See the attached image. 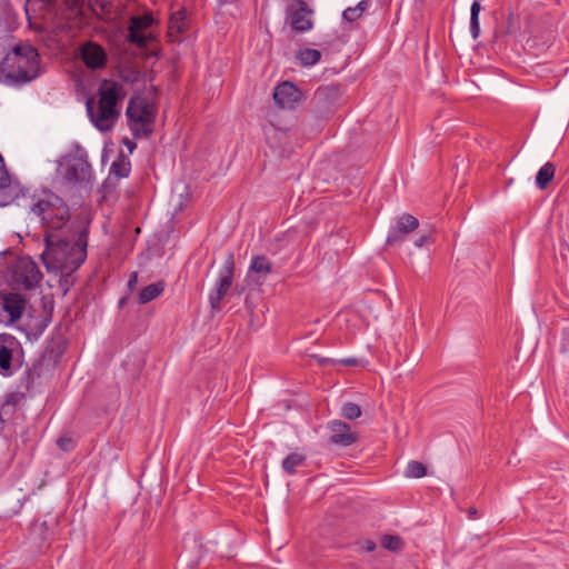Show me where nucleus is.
Masks as SVG:
<instances>
[{
    "label": "nucleus",
    "mask_w": 569,
    "mask_h": 569,
    "mask_svg": "<svg viewBox=\"0 0 569 569\" xmlns=\"http://www.w3.org/2000/svg\"><path fill=\"white\" fill-rule=\"evenodd\" d=\"M468 515L470 518H475L477 516V509L476 508H470L468 510Z\"/></svg>",
    "instance_id": "a19ab883"
},
{
    "label": "nucleus",
    "mask_w": 569,
    "mask_h": 569,
    "mask_svg": "<svg viewBox=\"0 0 569 569\" xmlns=\"http://www.w3.org/2000/svg\"><path fill=\"white\" fill-rule=\"evenodd\" d=\"M300 97L299 89L289 81L281 82L273 91V100L282 109H293Z\"/></svg>",
    "instance_id": "a211bd4d"
},
{
    "label": "nucleus",
    "mask_w": 569,
    "mask_h": 569,
    "mask_svg": "<svg viewBox=\"0 0 569 569\" xmlns=\"http://www.w3.org/2000/svg\"><path fill=\"white\" fill-rule=\"evenodd\" d=\"M22 352L20 341L10 333H0V373L9 376L12 373V362Z\"/></svg>",
    "instance_id": "1a4fd4ad"
},
{
    "label": "nucleus",
    "mask_w": 569,
    "mask_h": 569,
    "mask_svg": "<svg viewBox=\"0 0 569 569\" xmlns=\"http://www.w3.org/2000/svg\"><path fill=\"white\" fill-rule=\"evenodd\" d=\"M566 335H567V336H568V338H569V329H567V330H566Z\"/></svg>",
    "instance_id": "a18cd8bd"
},
{
    "label": "nucleus",
    "mask_w": 569,
    "mask_h": 569,
    "mask_svg": "<svg viewBox=\"0 0 569 569\" xmlns=\"http://www.w3.org/2000/svg\"><path fill=\"white\" fill-rule=\"evenodd\" d=\"M137 282H138V276H137V273H136V272H133V273L130 276V279H129V281H128V287H129L130 289H133V287L137 284Z\"/></svg>",
    "instance_id": "ea45409f"
},
{
    "label": "nucleus",
    "mask_w": 569,
    "mask_h": 569,
    "mask_svg": "<svg viewBox=\"0 0 569 569\" xmlns=\"http://www.w3.org/2000/svg\"><path fill=\"white\" fill-rule=\"evenodd\" d=\"M90 219L77 216L69 226V231L56 234H46V248L41 260L48 271H60L70 274L87 259L88 236Z\"/></svg>",
    "instance_id": "f257e3e1"
},
{
    "label": "nucleus",
    "mask_w": 569,
    "mask_h": 569,
    "mask_svg": "<svg viewBox=\"0 0 569 569\" xmlns=\"http://www.w3.org/2000/svg\"><path fill=\"white\" fill-rule=\"evenodd\" d=\"M418 227L419 220L416 217L410 213H402L391 226L387 236V244L395 246L405 241Z\"/></svg>",
    "instance_id": "ddd939ff"
},
{
    "label": "nucleus",
    "mask_w": 569,
    "mask_h": 569,
    "mask_svg": "<svg viewBox=\"0 0 569 569\" xmlns=\"http://www.w3.org/2000/svg\"><path fill=\"white\" fill-rule=\"evenodd\" d=\"M121 305H124V299H121V300H120V306H121Z\"/></svg>",
    "instance_id": "c03bdc74"
},
{
    "label": "nucleus",
    "mask_w": 569,
    "mask_h": 569,
    "mask_svg": "<svg viewBox=\"0 0 569 569\" xmlns=\"http://www.w3.org/2000/svg\"><path fill=\"white\" fill-rule=\"evenodd\" d=\"M237 0H219V3L224 6V4H232L234 3Z\"/></svg>",
    "instance_id": "79ce46f5"
},
{
    "label": "nucleus",
    "mask_w": 569,
    "mask_h": 569,
    "mask_svg": "<svg viewBox=\"0 0 569 569\" xmlns=\"http://www.w3.org/2000/svg\"><path fill=\"white\" fill-rule=\"evenodd\" d=\"M427 475V467L419 461L412 460L407 465L405 476L408 478H422Z\"/></svg>",
    "instance_id": "c756f323"
},
{
    "label": "nucleus",
    "mask_w": 569,
    "mask_h": 569,
    "mask_svg": "<svg viewBox=\"0 0 569 569\" xmlns=\"http://www.w3.org/2000/svg\"><path fill=\"white\" fill-rule=\"evenodd\" d=\"M31 212L39 217L46 234L69 231L72 223L67 203L54 193H47L31 204Z\"/></svg>",
    "instance_id": "20e7f679"
},
{
    "label": "nucleus",
    "mask_w": 569,
    "mask_h": 569,
    "mask_svg": "<svg viewBox=\"0 0 569 569\" xmlns=\"http://www.w3.org/2000/svg\"><path fill=\"white\" fill-rule=\"evenodd\" d=\"M98 93L97 107L93 99L89 98L86 108L94 127L101 132H107L113 128L120 117L118 103L124 98L123 87L119 82L104 79L100 83Z\"/></svg>",
    "instance_id": "7ed1b4c3"
},
{
    "label": "nucleus",
    "mask_w": 569,
    "mask_h": 569,
    "mask_svg": "<svg viewBox=\"0 0 569 569\" xmlns=\"http://www.w3.org/2000/svg\"><path fill=\"white\" fill-rule=\"evenodd\" d=\"M233 274L234 259L233 253L229 252L224 260L223 267L219 272L216 286L209 293V303L212 310L219 311L221 309V300L228 293L232 286Z\"/></svg>",
    "instance_id": "423d86ee"
},
{
    "label": "nucleus",
    "mask_w": 569,
    "mask_h": 569,
    "mask_svg": "<svg viewBox=\"0 0 569 569\" xmlns=\"http://www.w3.org/2000/svg\"><path fill=\"white\" fill-rule=\"evenodd\" d=\"M430 240V236L423 234L418 240H416L415 244L417 247H422L426 242Z\"/></svg>",
    "instance_id": "58836bf2"
},
{
    "label": "nucleus",
    "mask_w": 569,
    "mask_h": 569,
    "mask_svg": "<svg viewBox=\"0 0 569 569\" xmlns=\"http://www.w3.org/2000/svg\"><path fill=\"white\" fill-rule=\"evenodd\" d=\"M187 29V22H186V11L179 10L174 12L169 20V31L172 36L173 32L181 34Z\"/></svg>",
    "instance_id": "b1692460"
},
{
    "label": "nucleus",
    "mask_w": 569,
    "mask_h": 569,
    "mask_svg": "<svg viewBox=\"0 0 569 569\" xmlns=\"http://www.w3.org/2000/svg\"><path fill=\"white\" fill-rule=\"evenodd\" d=\"M287 20L296 32H307L313 28V10L303 0H290L286 9Z\"/></svg>",
    "instance_id": "6e6552de"
},
{
    "label": "nucleus",
    "mask_w": 569,
    "mask_h": 569,
    "mask_svg": "<svg viewBox=\"0 0 569 569\" xmlns=\"http://www.w3.org/2000/svg\"><path fill=\"white\" fill-rule=\"evenodd\" d=\"M26 14L30 20L41 18L46 22H52L58 26L60 20V4L57 0H27Z\"/></svg>",
    "instance_id": "9d476101"
},
{
    "label": "nucleus",
    "mask_w": 569,
    "mask_h": 569,
    "mask_svg": "<svg viewBox=\"0 0 569 569\" xmlns=\"http://www.w3.org/2000/svg\"><path fill=\"white\" fill-rule=\"evenodd\" d=\"M363 548L367 552H372L376 550L377 548V545L375 541L372 540H366L365 543H363Z\"/></svg>",
    "instance_id": "4c0bfd02"
},
{
    "label": "nucleus",
    "mask_w": 569,
    "mask_h": 569,
    "mask_svg": "<svg viewBox=\"0 0 569 569\" xmlns=\"http://www.w3.org/2000/svg\"><path fill=\"white\" fill-rule=\"evenodd\" d=\"M21 196H24V189L11 178L0 154V206H8Z\"/></svg>",
    "instance_id": "f8f14e48"
},
{
    "label": "nucleus",
    "mask_w": 569,
    "mask_h": 569,
    "mask_svg": "<svg viewBox=\"0 0 569 569\" xmlns=\"http://www.w3.org/2000/svg\"><path fill=\"white\" fill-rule=\"evenodd\" d=\"M13 281L27 290L33 289L42 279L37 263L29 257H21L12 266Z\"/></svg>",
    "instance_id": "0eeeda50"
},
{
    "label": "nucleus",
    "mask_w": 569,
    "mask_h": 569,
    "mask_svg": "<svg viewBox=\"0 0 569 569\" xmlns=\"http://www.w3.org/2000/svg\"><path fill=\"white\" fill-rule=\"evenodd\" d=\"M163 290L164 283L162 281L150 283L141 290L138 297V301L140 305H146L159 297Z\"/></svg>",
    "instance_id": "412c9836"
},
{
    "label": "nucleus",
    "mask_w": 569,
    "mask_h": 569,
    "mask_svg": "<svg viewBox=\"0 0 569 569\" xmlns=\"http://www.w3.org/2000/svg\"><path fill=\"white\" fill-rule=\"evenodd\" d=\"M124 143L127 144V147H129L130 150H132L134 147H136V143L134 142H131L130 140L126 139L124 140Z\"/></svg>",
    "instance_id": "37998d69"
},
{
    "label": "nucleus",
    "mask_w": 569,
    "mask_h": 569,
    "mask_svg": "<svg viewBox=\"0 0 569 569\" xmlns=\"http://www.w3.org/2000/svg\"><path fill=\"white\" fill-rule=\"evenodd\" d=\"M131 170L129 159L121 152L120 156L110 167V174L117 178H127Z\"/></svg>",
    "instance_id": "4be33fe9"
},
{
    "label": "nucleus",
    "mask_w": 569,
    "mask_h": 569,
    "mask_svg": "<svg viewBox=\"0 0 569 569\" xmlns=\"http://www.w3.org/2000/svg\"><path fill=\"white\" fill-rule=\"evenodd\" d=\"M23 398H24L23 392H11V393L7 395L6 400L1 407L0 417L3 413H8L9 408H14L17 405H19Z\"/></svg>",
    "instance_id": "2f4dec72"
},
{
    "label": "nucleus",
    "mask_w": 569,
    "mask_h": 569,
    "mask_svg": "<svg viewBox=\"0 0 569 569\" xmlns=\"http://www.w3.org/2000/svg\"><path fill=\"white\" fill-rule=\"evenodd\" d=\"M381 545L389 551H400L403 547V541L399 536L387 535L382 538Z\"/></svg>",
    "instance_id": "7c9ffc66"
},
{
    "label": "nucleus",
    "mask_w": 569,
    "mask_h": 569,
    "mask_svg": "<svg viewBox=\"0 0 569 569\" xmlns=\"http://www.w3.org/2000/svg\"><path fill=\"white\" fill-rule=\"evenodd\" d=\"M80 58L84 66L92 70L103 69L108 60L104 48L93 41H88L80 47Z\"/></svg>",
    "instance_id": "2eb2a0df"
},
{
    "label": "nucleus",
    "mask_w": 569,
    "mask_h": 569,
    "mask_svg": "<svg viewBox=\"0 0 569 569\" xmlns=\"http://www.w3.org/2000/svg\"><path fill=\"white\" fill-rule=\"evenodd\" d=\"M327 428L330 431L329 442L332 445L349 447L358 440V435L342 420H332L328 422Z\"/></svg>",
    "instance_id": "dca6fc26"
},
{
    "label": "nucleus",
    "mask_w": 569,
    "mask_h": 569,
    "mask_svg": "<svg viewBox=\"0 0 569 569\" xmlns=\"http://www.w3.org/2000/svg\"><path fill=\"white\" fill-rule=\"evenodd\" d=\"M368 7L369 2L367 0H362L356 7H349L345 9L342 12V18L348 22H353L363 14Z\"/></svg>",
    "instance_id": "bb28decb"
},
{
    "label": "nucleus",
    "mask_w": 569,
    "mask_h": 569,
    "mask_svg": "<svg viewBox=\"0 0 569 569\" xmlns=\"http://www.w3.org/2000/svg\"><path fill=\"white\" fill-rule=\"evenodd\" d=\"M306 461V456L297 452H292L288 455L282 460V469L288 475H293L297 470V467L302 466Z\"/></svg>",
    "instance_id": "393cba45"
},
{
    "label": "nucleus",
    "mask_w": 569,
    "mask_h": 569,
    "mask_svg": "<svg viewBox=\"0 0 569 569\" xmlns=\"http://www.w3.org/2000/svg\"><path fill=\"white\" fill-rule=\"evenodd\" d=\"M40 57L30 44L19 43L0 62V80L8 86L31 82L40 76Z\"/></svg>",
    "instance_id": "f03ea898"
},
{
    "label": "nucleus",
    "mask_w": 569,
    "mask_h": 569,
    "mask_svg": "<svg viewBox=\"0 0 569 569\" xmlns=\"http://www.w3.org/2000/svg\"><path fill=\"white\" fill-rule=\"evenodd\" d=\"M83 0H64L60 4V20L58 22L59 27L64 24V21H69L71 19L77 18L81 13Z\"/></svg>",
    "instance_id": "aec40b11"
},
{
    "label": "nucleus",
    "mask_w": 569,
    "mask_h": 569,
    "mask_svg": "<svg viewBox=\"0 0 569 569\" xmlns=\"http://www.w3.org/2000/svg\"><path fill=\"white\" fill-rule=\"evenodd\" d=\"M1 310L7 316L9 323H14L19 320L26 310L27 300L20 293H1Z\"/></svg>",
    "instance_id": "f3484780"
},
{
    "label": "nucleus",
    "mask_w": 569,
    "mask_h": 569,
    "mask_svg": "<svg viewBox=\"0 0 569 569\" xmlns=\"http://www.w3.org/2000/svg\"><path fill=\"white\" fill-rule=\"evenodd\" d=\"M44 367V359L40 358L33 362L30 368L23 372L21 377V386L24 387L26 391H30L37 385V381L41 378Z\"/></svg>",
    "instance_id": "6ab92c4d"
},
{
    "label": "nucleus",
    "mask_w": 569,
    "mask_h": 569,
    "mask_svg": "<svg viewBox=\"0 0 569 569\" xmlns=\"http://www.w3.org/2000/svg\"><path fill=\"white\" fill-rule=\"evenodd\" d=\"M480 11H481V4L478 0H475L470 8V32L475 40L480 34V24H479Z\"/></svg>",
    "instance_id": "a878e982"
},
{
    "label": "nucleus",
    "mask_w": 569,
    "mask_h": 569,
    "mask_svg": "<svg viewBox=\"0 0 569 569\" xmlns=\"http://www.w3.org/2000/svg\"><path fill=\"white\" fill-rule=\"evenodd\" d=\"M152 18L149 16H136L130 20V28L136 29L138 31H143L151 27Z\"/></svg>",
    "instance_id": "473e14b6"
},
{
    "label": "nucleus",
    "mask_w": 569,
    "mask_h": 569,
    "mask_svg": "<svg viewBox=\"0 0 569 569\" xmlns=\"http://www.w3.org/2000/svg\"><path fill=\"white\" fill-rule=\"evenodd\" d=\"M156 112L154 104L147 98L140 96L130 98L126 116L134 138H148L152 133Z\"/></svg>",
    "instance_id": "39448f33"
},
{
    "label": "nucleus",
    "mask_w": 569,
    "mask_h": 569,
    "mask_svg": "<svg viewBox=\"0 0 569 569\" xmlns=\"http://www.w3.org/2000/svg\"><path fill=\"white\" fill-rule=\"evenodd\" d=\"M64 179L69 182H89L92 177V168L84 152L72 157L66 166Z\"/></svg>",
    "instance_id": "9b49d317"
},
{
    "label": "nucleus",
    "mask_w": 569,
    "mask_h": 569,
    "mask_svg": "<svg viewBox=\"0 0 569 569\" xmlns=\"http://www.w3.org/2000/svg\"><path fill=\"white\" fill-rule=\"evenodd\" d=\"M339 363L346 367H356L359 363V360L357 358H345L339 360Z\"/></svg>",
    "instance_id": "e433bc0d"
},
{
    "label": "nucleus",
    "mask_w": 569,
    "mask_h": 569,
    "mask_svg": "<svg viewBox=\"0 0 569 569\" xmlns=\"http://www.w3.org/2000/svg\"><path fill=\"white\" fill-rule=\"evenodd\" d=\"M129 33H128V39L130 42L137 44L138 47L140 48H143V47H147L148 44V39L147 37L142 33V31H138L136 29H132L129 27Z\"/></svg>",
    "instance_id": "f704fd0d"
},
{
    "label": "nucleus",
    "mask_w": 569,
    "mask_h": 569,
    "mask_svg": "<svg viewBox=\"0 0 569 569\" xmlns=\"http://www.w3.org/2000/svg\"><path fill=\"white\" fill-rule=\"evenodd\" d=\"M555 171L556 168L551 162H547L539 169L536 176V183L539 189L543 190L548 187L549 182L555 177Z\"/></svg>",
    "instance_id": "5701e85b"
},
{
    "label": "nucleus",
    "mask_w": 569,
    "mask_h": 569,
    "mask_svg": "<svg viewBox=\"0 0 569 569\" xmlns=\"http://www.w3.org/2000/svg\"><path fill=\"white\" fill-rule=\"evenodd\" d=\"M250 270L266 276L271 272V262L264 256H256L251 260Z\"/></svg>",
    "instance_id": "cd10ccee"
},
{
    "label": "nucleus",
    "mask_w": 569,
    "mask_h": 569,
    "mask_svg": "<svg viewBox=\"0 0 569 569\" xmlns=\"http://www.w3.org/2000/svg\"><path fill=\"white\" fill-rule=\"evenodd\" d=\"M321 58L320 51L316 49L306 48L298 52V59L302 66H313Z\"/></svg>",
    "instance_id": "c85d7f7f"
},
{
    "label": "nucleus",
    "mask_w": 569,
    "mask_h": 569,
    "mask_svg": "<svg viewBox=\"0 0 569 569\" xmlns=\"http://www.w3.org/2000/svg\"><path fill=\"white\" fill-rule=\"evenodd\" d=\"M342 96L341 86L340 84H326L320 86L313 94V101L318 110L327 114L331 112L332 108L336 107Z\"/></svg>",
    "instance_id": "4468645a"
},
{
    "label": "nucleus",
    "mask_w": 569,
    "mask_h": 569,
    "mask_svg": "<svg viewBox=\"0 0 569 569\" xmlns=\"http://www.w3.org/2000/svg\"><path fill=\"white\" fill-rule=\"evenodd\" d=\"M341 416L346 419L355 420L361 416V409L355 402H347L341 408Z\"/></svg>",
    "instance_id": "72a5a7b5"
},
{
    "label": "nucleus",
    "mask_w": 569,
    "mask_h": 569,
    "mask_svg": "<svg viewBox=\"0 0 569 569\" xmlns=\"http://www.w3.org/2000/svg\"><path fill=\"white\" fill-rule=\"evenodd\" d=\"M57 445L63 451H70L73 448V442L71 438L61 437L57 440Z\"/></svg>",
    "instance_id": "c9c22d12"
}]
</instances>
